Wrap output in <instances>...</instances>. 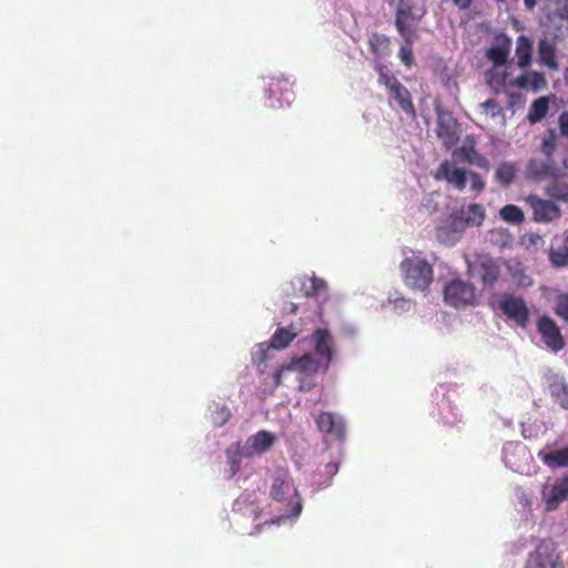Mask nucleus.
I'll list each match as a JSON object with an SVG mask.
<instances>
[{"instance_id": "7", "label": "nucleus", "mask_w": 568, "mask_h": 568, "mask_svg": "<svg viewBox=\"0 0 568 568\" xmlns=\"http://www.w3.org/2000/svg\"><path fill=\"white\" fill-rule=\"evenodd\" d=\"M525 202L532 210V220L537 223H550L561 216L560 207L550 200L529 194L525 197Z\"/></svg>"}, {"instance_id": "16", "label": "nucleus", "mask_w": 568, "mask_h": 568, "mask_svg": "<svg viewBox=\"0 0 568 568\" xmlns=\"http://www.w3.org/2000/svg\"><path fill=\"white\" fill-rule=\"evenodd\" d=\"M474 272L484 285L493 286L499 277V267L490 257H483L474 265Z\"/></svg>"}, {"instance_id": "36", "label": "nucleus", "mask_w": 568, "mask_h": 568, "mask_svg": "<svg viewBox=\"0 0 568 568\" xmlns=\"http://www.w3.org/2000/svg\"><path fill=\"white\" fill-rule=\"evenodd\" d=\"M376 70L378 72V83L385 85L388 91L399 82L382 63L376 65Z\"/></svg>"}, {"instance_id": "27", "label": "nucleus", "mask_w": 568, "mask_h": 568, "mask_svg": "<svg viewBox=\"0 0 568 568\" xmlns=\"http://www.w3.org/2000/svg\"><path fill=\"white\" fill-rule=\"evenodd\" d=\"M296 335L297 333L293 328V326L280 327L272 335L270 341V347L277 351L284 349L293 342Z\"/></svg>"}, {"instance_id": "35", "label": "nucleus", "mask_w": 568, "mask_h": 568, "mask_svg": "<svg viewBox=\"0 0 568 568\" xmlns=\"http://www.w3.org/2000/svg\"><path fill=\"white\" fill-rule=\"evenodd\" d=\"M546 193L551 199L568 202V184L567 183L554 182L552 184H550L547 187Z\"/></svg>"}, {"instance_id": "24", "label": "nucleus", "mask_w": 568, "mask_h": 568, "mask_svg": "<svg viewBox=\"0 0 568 568\" xmlns=\"http://www.w3.org/2000/svg\"><path fill=\"white\" fill-rule=\"evenodd\" d=\"M389 94L397 102L398 106L403 112L415 118L416 112L414 104L412 102V97L409 91L398 82L390 91Z\"/></svg>"}, {"instance_id": "1", "label": "nucleus", "mask_w": 568, "mask_h": 568, "mask_svg": "<svg viewBox=\"0 0 568 568\" xmlns=\"http://www.w3.org/2000/svg\"><path fill=\"white\" fill-rule=\"evenodd\" d=\"M270 496L273 500L283 504L287 517H297L301 514V497L287 471L278 470L275 474Z\"/></svg>"}, {"instance_id": "33", "label": "nucleus", "mask_w": 568, "mask_h": 568, "mask_svg": "<svg viewBox=\"0 0 568 568\" xmlns=\"http://www.w3.org/2000/svg\"><path fill=\"white\" fill-rule=\"evenodd\" d=\"M499 214L500 217L508 223L521 224L525 221V215L521 209L513 204L505 205L500 210Z\"/></svg>"}, {"instance_id": "49", "label": "nucleus", "mask_w": 568, "mask_h": 568, "mask_svg": "<svg viewBox=\"0 0 568 568\" xmlns=\"http://www.w3.org/2000/svg\"><path fill=\"white\" fill-rule=\"evenodd\" d=\"M524 2H525L526 8L531 10L535 8L537 1L536 0H524Z\"/></svg>"}, {"instance_id": "14", "label": "nucleus", "mask_w": 568, "mask_h": 568, "mask_svg": "<svg viewBox=\"0 0 568 568\" xmlns=\"http://www.w3.org/2000/svg\"><path fill=\"white\" fill-rule=\"evenodd\" d=\"M511 87L518 89H527L538 92L547 87V80L544 73L538 71H528L516 77L511 82Z\"/></svg>"}, {"instance_id": "37", "label": "nucleus", "mask_w": 568, "mask_h": 568, "mask_svg": "<svg viewBox=\"0 0 568 568\" xmlns=\"http://www.w3.org/2000/svg\"><path fill=\"white\" fill-rule=\"evenodd\" d=\"M480 108L483 109L484 113L489 115L490 118H497L504 115V110L500 106V104L494 100L488 99L485 102L480 104Z\"/></svg>"}, {"instance_id": "45", "label": "nucleus", "mask_w": 568, "mask_h": 568, "mask_svg": "<svg viewBox=\"0 0 568 568\" xmlns=\"http://www.w3.org/2000/svg\"><path fill=\"white\" fill-rule=\"evenodd\" d=\"M285 371H288L287 365H283L275 371L273 375L275 386H280L282 384V374Z\"/></svg>"}, {"instance_id": "26", "label": "nucleus", "mask_w": 568, "mask_h": 568, "mask_svg": "<svg viewBox=\"0 0 568 568\" xmlns=\"http://www.w3.org/2000/svg\"><path fill=\"white\" fill-rule=\"evenodd\" d=\"M548 258L554 267L561 268L568 266V233L564 235L560 245L550 247Z\"/></svg>"}, {"instance_id": "11", "label": "nucleus", "mask_w": 568, "mask_h": 568, "mask_svg": "<svg viewBox=\"0 0 568 568\" xmlns=\"http://www.w3.org/2000/svg\"><path fill=\"white\" fill-rule=\"evenodd\" d=\"M511 49V39L506 33H497L494 44L486 50V58L493 65L504 67L507 63Z\"/></svg>"}, {"instance_id": "15", "label": "nucleus", "mask_w": 568, "mask_h": 568, "mask_svg": "<svg viewBox=\"0 0 568 568\" xmlns=\"http://www.w3.org/2000/svg\"><path fill=\"white\" fill-rule=\"evenodd\" d=\"M300 292L306 297H321L327 293V283L315 275L312 276H300L296 278Z\"/></svg>"}, {"instance_id": "20", "label": "nucleus", "mask_w": 568, "mask_h": 568, "mask_svg": "<svg viewBox=\"0 0 568 568\" xmlns=\"http://www.w3.org/2000/svg\"><path fill=\"white\" fill-rule=\"evenodd\" d=\"M529 172L536 179L557 178L560 173V169L554 163L550 158L545 161L531 160L528 164Z\"/></svg>"}, {"instance_id": "29", "label": "nucleus", "mask_w": 568, "mask_h": 568, "mask_svg": "<svg viewBox=\"0 0 568 568\" xmlns=\"http://www.w3.org/2000/svg\"><path fill=\"white\" fill-rule=\"evenodd\" d=\"M548 110H549L548 98L540 97L531 103V105L529 108V112H528V120L530 121V123H537L546 116Z\"/></svg>"}, {"instance_id": "44", "label": "nucleus", "mask_w": 568, "mask_h": 568, "mask_svg": "<svg viewBox=\"0 0 568 568\" xmlns=\"http://www.w3.org/2000/svg\"><path fill=\"white\" fill-rule=\"evenodd\" d=\"M227 456H229V463L231 466V474L234 475L240 469V459L235 455L232 456L230 450H227Z\"/></svg>"}, {"instance_id": "34", "label": "nucleus", "mask_w": 568, "mask_h": 568, "mask_svg": "<svg viewBox=\"0 0 568 568\" xmlns=\"http://www.w3.org/2000/svg\"><path fill=\"white\" fill-rule=\"evenodd\" d=\"M464 220L469 225H480L485 219V210L479 204H470L464 212Z\"/></svg>"}, {"instance_id": "8", "label": "nucleus", "mask_w": 568, "mask_h": 568, "mask_svg": "<svg viewBox=\"0 0 568 568\" xmlns=\"http://www.w3.org/2000/svg\"><path fill=\"white\" fill-rule=\"evenodd\" d=\"M314 352L323 362V371L326 372L334 359V339L327 328H317L312 334Z\"/></svg>"}, {"instance_id": "19", "label": "nucleus", "mask_w": 568, "mask_h": 568, "mask_svg": "<svg viewBox=\"0 0 568 568\" xmlns=\"http://www.w3.org/2000/svg\"><path fill=\"white\" fill-rule=\"evenodd\" d=\"M568 498V475L557 480L549 493L547 494L545 501L548 510H555L562 501Z\"/></svg>"}, {"instance_id": "13", "label": "nucleus", "mask_w": 568, "mask_h": 568, "mask_svg": "<svg viewBox=\"0 0 568 568\" xmlns=\"http://www.w3.org/2000/svg\"><path fill=\"white\" fill-rule=\"evenodd\" d=\"M316 426L320 432L332 435L337 439H343L345 436V424L341 416L331 413L322 412L315 419Z\"/></svg>"}, {"instance_id": "4", "label": "nucleus", "mask_w": 568, "mask_h": 568, "mask_svg": "<svg viewBox=\"0 0 568 568\" xmlns=\"http://www.w3.org/2000/svg\"><path fill=\"white\" fill-rule=\"evenodd\" d=\"M425 11L419 13L416 11L412 0H398L395 11V28L399 36L409 41L416 31V26L419 23Z\"/></svg>"}, {"instance_id": "50", "label": "nucleus", "mask_w": 568, "mask_h": 568, "mask_svg": "<svg viewBox=\"0 0 568 568\" xmlns=\"http://www.w3.org/2000/svg\"><path fill=\"white\" fill-rule=\"evenodd\" d=\"M384 1L387 2L390 6L395 3V0H384Z\"/></svg>"}, {"instance_id": "3", "label": "nucleus", "mask_w": 568, "mask_h": 568, "mask_svg": "<svg viewBox=\"0 0 568 568\" xmlns=\"http://www.w3.org/2000/svg\"><path fill=\"white\" fill-rule=\"evenodd\" d=\"M400 271L405 284L414 290L426 291L433 281L430 264L418 256L404 258L400 263Z\"/></svg>"}, {"instance_id": "41", "label": "nucleus", "mask_w": 568, "mask_h": 568, "mask_svg": "<svg viewBox=\"0 0 568 568\" xmlns=\"http://www.w3.org/2000/svg\"><path fill=\"white\" fill-rule=\"evenodd\" d=\"M270 348V345L266 346L265 344H258L254 352L252 353V359L254 364H262L267 358V351Z\"/></svg>"}, {"instance_id": "17", "label": "nucleus", "mask_w": 568, "mask_h": 568, "mask_svg": "<svg viewBox=\"0 0 568 568\" xmlns=\"http://www.w3.org/2000/svg\"><path fill=\"white\" fill-rule=\"evenodd\" d=\"M321 368L323 369V362L310 353L301 357H294L287 364L288 371H295L310 376L316 374Z\"/></svg>"}, {"instance_id": "32", "label": "nucleus", "mask_w": 568, "mask_h": 568, "mask_svg": "<svg viewBox=\"0 0 568 568\" xmlns=\"http://www.w3.org/2000/svg\"><path fill=\"white\" fill-rule=\"evenodd\" d=\"M549 388L555 402L562 408L568 409V384L564 381H555Z\"/></svg>"}, {"instance_id": "18", "label": "nucleus", "mask_w": 568, "mask_h": 568, "mask_svg": "<svg viewBox=\"0 0 568 568\" xmlns=\"http://www.w3.org/2000/svg\"><path fill=\"white\" fill-rule=\"evenodd\" d=\"M268 99L272 100L276 98L280 106H283V103H291V99L293 97V91L291 89V84L286 79L282 78H272L268 83Z\"/></svg>"}, {"instance_id": "40", "label": "nucleus", "mask_w": 568, "mask_h": 568, "mask_svg": "<svg viewBox=\"0 0 568 568\" xmlns=\"http://www.w3.org/2000/svg\"><path fill=\"white\" fill-rule=\"evenodd\" d=\"M556 148H557V136L555 135L554 131H550L549 136H547L542 140L541 151L547 158L551 159V155L555 152Z\"/></svg>"}, {"instance_id": "5", "label": "nucleus", "mask_w": 568, "mask_h": 568, "mask_svg": "<svg viewBox=\"0 0 568 568\" xmlns=\"http://www.w3.org/2000/svg\"><path fill=\"white\" fill-rule=\"evenodd\" d=\"M444 301L455 308L473 306L476 301L475 287L462 280H453L444 288Z\"/></svg>"}, {"instance_id": "31", "label": "nucleus", "mask_w": 568, "mask_h": 568, "mask_svg": "<svg viewBox=\"0 0 568 568\" xmlns=\"http://www.w3.org/2000/svg\"><path fill=\"white\" fill-rule=\"evenodd\" d=\"M369 49L376 57H382L389 53V38L379 34L373 33L368 40Z\"/></svg>"}, {"instance_id": "23", "label": "nucleus", "mask_w": 568, "mask_h": 568, "mask_svg": "<svg viewBox=\"0 0 568 568\" xmlns=\"http://www.w3.org/2000/svg\"><path fill=\"white\" fill-rule=\"evenodd\" d=\"M539 62L550 70L558 69L557 50L555 44L548 39H541L538 43Z\"/></svg>"}, {"instance_id": "2", "label": "nucleus", "mask_w": 568, "mask_h": 568, "mask_svg": "<svg viewBox=\"0 0 568 568\" xmlns=\"http://www.w3.org/2000/svg\"><path fill=\"white\" fill-rule=\"evenodd\" d=\"M496 310L513 325L527 328L530 320V311L521 295L501 293L496 298Z\"/></svg>"}, {"instance_id": "42", "label": "nucleus", "mask_w": 568, "mask_h": 568, "mask_svg": "<svg viewBox=\"0 0 568 568\" xmlns=\"http://www.w3.org/2000/svg\"><path fill=\"white\" fill-rule=\"evenodd\" d=\"M468 176L470 180V189L476 193L483 192L485 189V182L481 176L476 172H469Z\"/></svg>"}, {"instance_id": "38", "label": "nucleus", "mask_w": 568, "mask_h": 568, "mask_svg": "<svg viewBox=\"0 0 568 568\" xmlns=\"http://www.w3.org/2000/svg\"><path fill=\"white\" fill-rule=\"evenodd\" d=\"M405 41V44H403L399 49V59L400 61L406 65V67H412L413 65V62H414V55H413V49H412V43H413V38H409V41Z\"/></svg>"}, {"instance_id": "48", "label": "nucleus", "mask_w": 568, "mask_h": 568, "mask_svg": "<svg viewBox=\"0 0 568 568\" xmlns=\"http://www.w3.org/2000/svg\"><path fill=\"white\" fill-rule=\"evenodd\" d=\"M283 310L287 314H295L297 312V304L293 302L286 303Z\"/></svg>"}, {"instance_id": "28", "label": "nucleus", "mask_w": 568, "mask_h": 568, "mask_svg": "<svg viewBox=\"0 0 568 568\" xmlns=\"http://www.w3.org/2000/svg\"><path fill=\"white\" fill-rule=\"evenodd\" d=\"M540 459L549 467H568V447L549 453L539 452Z\"/></svg>"}, {"instance_id": "9", "label": "nucleus", "mask_w": 568, "mask_h": 568, "mask_svg": "<svg viewBox=\"0 0 568 568\" xmlns=\"http://www.w3.org/2000/svg\"><path fill=\"white\" fill-rule=\"evenodd\" d=\"M537 329L542 342L554 352H559L565 346L564 337L556 322L547 315L539 317Z\"/></svg>"}, {"instance_id": "43", "label": "nucleus", "mask_w": 568, "mask_h": 568, "mask_svg": "<svg viewBox=\"0 0 568 568\" xmlns=\"http://www.w3.org/2000/svg\"><path fill=\"white\" fill-rule=\"evenodd\" d=\"M558 125L562 136L568 138V110L564 111L558 118Z\"/></svg>"}, {"instance_id": "46", "label": "nucleus", "mask_w": 568, "mask_h": 568, "mask_svg": "<svg viewBox=\"0 0 568 568\" xmlns=\"http://www.w3.org/2000/svg\"><path fill=\"white\" fill-rule=\"evenodd\" d=\"M454 6L459 10H467L474 0H452Z\"/></svg>"}, {"instance_id": "6", "label": "nucleus", "mask_w": 568, "mask_h": 568, "mask_svg": "<svg viewBox=\"0 0 568 568\" xmlns=\"http://www.w3.org/2000/svg\"><path fill=\"white\" fill-rule=\"evenodd\" d=\"M525 568H565V564L555 544L542 540L535 551L529 554Z\"/></svg>"}, {"instance_id": "21", "label": "nucleus", "mask_w": 568, "mask_h": 568, "mask_svg": "<svg viewBox=\"0 0 568 568\" xmlns=\"http://www.w3.org/2000/svg\"><path fill=\"white\" fill-rule=\"evenodd\" d=\"M455 154L462 155L464 161L469 164L476 165L484 170L489 169V161L476 150L474 142H465L459 149L455 151Z\"/></svg>"}, {"instance_id": "12", "label": "nucleus", "mask_w": 568, "mask_h": 568, "mask_svg": "<svg viewBox=\"0 0 568 568\" xmlns=\"http://www.w3.org/2000/svg\"><path fill=\"white\" fill-rule=\"evenodd\" d=\"M436 180H445L448 184L453 185L456 190L463 191L467 183V172L463 169L455 166L449 161L440 163L435 174Z\"/></svg>"}, {"instance_id": "30", "label": "nucleus", "mask_w": 568, "mask_h": 568, "mask_svg": "<svg viewBox=\"0 0 568 568\" xmlns=\"http://www.w3.org/2000/svg\"><path fill=\"white\" fill-rule=\"evenodd\" d=\"M515 175H516V166L513 163H508V162H504V163L499 164L497 166L496 173H495L496 181L501 186H505V187L509 186L513 183Z\"/></svg>"}, {"instance_id": "10", "label": "nucleus", "mask_w": 568, "mask_h": 568, "mask_svg": "<svg viewBox=\"0 0 568 568\" xmlns=\"http://www.w3.org/2000/svg\"><path fill=\"white\" fill-rule=\"evenodd\" d=\"M275 442V436L266 430H260L250 436L243 446L237 445L236 454L241 457H251L255 454H262L271 448Z\"/></svg>"}, {"instance_id": "25", "label": "nucleus", "mask_w": 568, "mask_h": 568, "mask_svg": "<svg viewBox=\"0 0 568 568\" xmlns=\"http://www.w3.org/2000/svg\"><path fill=\"white\" fill-rule=\"evenodd\" d=\"M532 43L530 39L521 34L516 40L517 65L526 69L531 64Z\"/></svg>"}, {"instance_id": "47", "label": "nucleus", "mask_w": 568, "mask_h": 568, "mask_svg": "<svg viewBox=\"0 0 568 568\" xmlns=\"http://www.w3.org/2000/svg\"><path fill=\"white\" fill-rule=\"evenodd\" d=\"M325 470H326V473L328 475L333 476V475H335L338 471V464H336V463H328L325 466Z\"/></svg>"}, {"instance_id": "39", "label": "nucleus", "mask_w": 568, "mask_h": 568, "mask_svg": "<svg viewBox=\"0 0 568 568\" xmlns=\"http://www.w3.org/2000/svg\"><path fill=\"white\" fill-rule=\"evenodd\" d=\"M555 313L568 323V294H561L557 297Z\"/></svg>"}, {"instance_id": "22", "label": "nucleus", "mask_w": 568, "mask_h": 568, "mask_svg": "<svg viewBox=\"0 0 568 568\" xmlns=\"http://www.w3.org/2000/svg\"><path fill=\"white\" fill-rule=\"evenodd\" d=\"M508 72L503 67L493 65L485 72V81L494 93L498 94L506 88Z\"/></svg>"}]
</instances>
